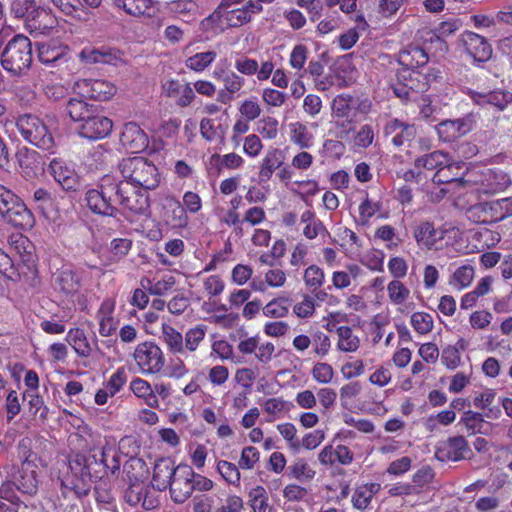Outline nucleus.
<instances>
[{"label":"nucleus","instance_id":"nucleus-1","mask_svg":"<svg viewBox=\"0 0 512 512\" xmlns=\"http://www.w3.org/2000/svg\"><path fill=\"white\" fill-rule=\"evenodd\" d=\"M510 184L509 175L502 170L487 169L479 175L466 172L462 177L450 178V193L454 197L453 205L464 207L465 204H469V200L462 203V196L473 193L493 195L504 191Z\"/></svg>","mask_w":512,"mask_h":512},{"label":"nucleus","instance_id":"nucleus-2","mask_svg":"<svg viewBox=\"0 0 512 512\" xmlns=\"http://www.w3.org/2000/svg\"><path fill=\"white\" fill-rule=\"evenodd\" d=\"M32 61V43L23 34H17L9 40L1 53L3 69L13 76L26 74L31 67Z\"/></svg>","mask_w":512,"mask_h":512},{"label":"nucleus","instance_id":"nucleus-3","mask_svg":"<svg viewBox=\"0 0 512 512\" xmlns=\"http://www.w3.org/2000/svg\"><path fill=\"white\" fill-rule=\"evenodd\" d=\"M119 180L110 175L100 179L97 188L86 192L85 201L87 207L95 214L116 217L119 210L118 204Z\"/></svg>","mask_w":512,"mask_h":512},{"label":"nucleus","instance_id":"nucleus-4","mask_svg":"<svg viewBox=\"0 0 512 512\" xmlns=\"http://www.w3.org/2000/svg\"><path fill=\"white\" fill-rule=\"evenodd\" d=\"M123 181L148 191L159 186L160 175L157 167L144 157L126 158L119 164Z\"/></svg>","mask_w":512,"mask_h":512},{"label":"nucleus","instance_id":"nucleus-5","mask_svg":"<svg viewBox=\"0 0 512 512\" xmlns=\"http://www.w3.org/2000/svg\"><path fill=\"white\" fill-rule=\"evenodd\" d=\"M16 127L21 136L30 144L49 154L56 153L54 137L39 117L32 114L22 115L17 119Z\"/></svg>","mask_w":512,"mask_h":512},{"label":"nucleus","instance_id":"nucleus-6","mask_svg":"<svg viewBox=\"0 0 512 512\" xmlns=\"http://www.w3.org/2000/svg\"><path fill=\"white\" fill-rule=\"evenodd\" d=\"M0 215L16 227L31 226L33 222L32 213L26 205L3 185H0Z\"/></svg>","mask_w":512,"mask_h":512},{"label":"nucleus","instance_id":"nucleus-7","mask_svg":"<svg viewBox=\"0 0 512 512\" xmlns=\"http://www.w3.org/2000/svg\"><path fill=\"white\" fill-rule=\"evenodd\" d=\"M118 205L133 215H148L150 209L147 191L134 187L125 181H119Z\"/></svg>","mask_w":512,"mask_h":512},{"label":"nucleus","instance_id":"nucleus-8","mask_svg":"<svg viewBox=\"0 0 512 512\" xmlns=\"http://www.w3.org/2000/svg\"><path fill=\"white\" fill-rule=\"evenodd\" d=\"M133 357L139 371L145 375L157 374L165 365L164 354L154 342L146 341L138 344Z\"/></svg>","mask_w":512,"mask_h":512},{"label":"nucleus","instance_id":"nucleus-9","mask_svg":"<svg viewBox=\"0 0 512 512\" xmlns=\"http://www.w3.org/2000/svg\"><path fill=\"white\" fill-rule=\"evenodd\" d=\"M72 476H67L61 481L62 487L67 492H73L77 497L87 495L89 492V481L91 474L89 465H87L86 456L76 455L74 459L69 462Z\"/></svg>","mask_w":512,"mask_h":512},{"label":"nucleus","instance_id":"nucleus-10","mask_svg":"<svg viewBox=\"0 0 512 512\" xmlns=\"http://www.w3.org/2000/svg\"><path fill=\"white\" fill-rule=\"evenodd\" d=\"M457 46L474 62H486L492 56V47L488 40L472 31H464L457 40Z\"/></svg>","mask_w":512,"mask_h":512},{"label":"nucleus","instance_id":"nucleus-11","mask_svg":"<svg viewBox=\"0 0 512 512\" xmlns=\"http://www.w3.org/2000/svg\"><path fill=\"white\" fill-rule=\"evenodd\" d=\"M193 477L194 471L190 466L185 464L177 466L175 475L168 486L174 503L182 504L191 497L194 487L192 485Z\"/></svg>","mask_w":512,"mask_h":512},{"label":"nucleus","instance_id":"nucleus-12","mask_svg":"<svg viewBox=\"0 0 512 512\" xmlns=\"http://www.w3.org/2000/svg\"><path fill=\"white\" fill-rule=\"evenodd\" d=\"M51 285L56 292L66 297L73 296L82 287V276L70 265H62L52 273Z\"/></svg>","mask_w":512,"mask_h":512},{"label":"nucleus","instance_id":"nucleus-13","mask_svg":"<svg viewBox=\"0 0 512 512\" xmlns=\"http://www.w3.org/2000/svg\"><path fill=\"white\" fill-rule=\"evenodd\" d=\"M74 88L82 97L96 101H107L117 91L112 82L104 79H79L75 82Z\"/></svg>","mask_w":512,"mask_h":512},{"label":"nucleus","instance_id":"nucleus-14","mask_svg":"<svg viewBox=\"0 0 512 512\" xmlns=\"http://www.w3.org/2000/svg\"><path fill=\"white\" fill-rule=\"evenodd\" d=\"M48 172L65 191H76L80 187L79 176L74 166L62 158H53L49 163Z\"/></svg>","mask_w":512,"mask_h":512},{"label":"nucleus","instance_id":"nucleus-15","mask_svg":"<svg viewBox=\"0 0 512 512\" xmlns=\"http://www.w3.org/2000/svg\"><path fill=\"white\" fill-rule=\"evenodd\" d=\"M38 59L48 67H59L70 60L69 48L55 41L41 43L38 46Z\"/></svg>","mask_w":512,"mask_h":512},{"label":"nucleus","instance_id":"nucleus-16","mask_svg":"<svg viewBox=\"0 0 512 512\" xmlns=\"http://www.w3.org/2000/svg\"><path fill=\"white\" fill-rule=\"evenodd\" d=\"M112 121L100 114V109L78 127V133L81 137L89 140H98L105 138L112 131Z\"/></svg>","mask_w":512,"mask_h":512},{"label":"nucleus","instance_id":"nucleus-17","mask_svg":"<svg viewBox=\"0 0 512 512\" xmlns=\"http://www.w3.org/2000/svg\"><path fill=\"white\" fill-rule=\"evenodd\" d=\"M57 23V18L50 9L37 6L24 25L30 34L47 35L57 26Z\"/></svg>","mask_w":512,"mask_h":512},{"label":"nucleus","instance_id":"nucleus-18","mask_svg":"<svg viewBox=\"0 0 512 512\" xmlns=\"http://www.w3.org/2000/svg\"><path fill=\"white\" fill-rule=\"evenodd\" d=\"M120 142L122 146L131 153L142 152L149 145L148 136L143 129L134 122H129L124 125Z\"/></svg>","mask_w":512,"mask_h":512},{"label":"nucleus","instance_id":"nucleus-19","mask_svg":"<svg viewBox=\"0 0 512 512\" xmlns=\"http://www.w3.org/2000/svg\"><path fill=\"white\" fill-rule=\"evenodd\" d=\"M81 62L92 65V64H108L117 65L122 61L121 53L113 48L100 47H85L79 55Z\"/></svg>","mask_w":512,"mask_h":512},{"label":"nucleus","instance_id":"nucleus-20","mask_svg":"<svg viewBox=\"0 0 512 512\" xmlns=\"http://www.w3.org/2000/svg\"><path fill=\"white\" fill-rule=\"evenodd\" d=\"M368 100L359 101L349 94L337 95L332 102V115L336 118L348 119L353 110L367 113L370 109Z\"/></svg>","mask_w":512,"mask_h":512},{"label":"nucleus","instance_id":"nucleus-21","mask_svg":"<svg viewBox=\"0 0 512 512\" xmlns=\"http://www.w3.org/2000/svg\"><path fill=\"white\" fill-rule=\"evenodd\" d=\"M484 217L483 223H497L512 216V197L485 202L478 207Z\"/></svg>","mask_w":512,"mask_h":512},{"label":"nucleus","instance_id":"nucleus-22","mask_svg":"<svg viewBox=\"0 0 512 512\" xmlns=\"http://www.w3.org/2000/svg\"><path fill=\"white\" fill-rule=\"evenodd\" d=\"M285 155L280 148H269L261 160L258 172L260 183L268 182L275 171L284 164Z\"/></svg>","mask_w":512,"mask_h":512},{"label":"nucleus","instance_id":"nucleus-23","mask_svg":"<svg viewBox=\"0 0 512 512\" xmlns=\"http://www.w3.org/2000/svg\"><path fill=\"white\" fill-rule=\"evenodd\" d=\"M263 10L262 5L249 0L242 8L228 10L223 14V19L230 27H239L251 21L253 14Z\"/></svg>","mask_w":512,"mask_h":512},{"label":"nucleus","instance_id":"nucleus-24","mask_svg":"<svg viewBox=\"0 0 512 512\" xmlns=\"http://www.w3.org/2000/svg\"><path fill=\"white\" fill-rule=\"evenodd\" d=\"M177 466L170 458H161L154 465L152 486L158 491H164L168 488L172 477H174Z\"/></svg>","mask_w":512,"mask_h":512},{"label":"nucleus","instance_id":"nucleus-25","mask_svg":"<svg viewBox=\"0 0 512 512\" xmlns=\"http://www.w3.org/2000/svg\"><path fill=\"white\" fill-rule=\"evenodd\" d=\"M166 7L169 13L186 23H192L201 16L200 8L194 0H172Z\"/></svg>","mask_w":512,"mask_h":512},{"label":"nucleus","instance_id":"nucleus-26","mask_svg":"<svg viewBox=\"0 0 512 512\" xmlns=\"http://www.w3.org/2000/svg\"><path fill=\"white\" fill-rule=\"evenodd\" d=\"M397 61L402 68L418 70L428 62L426 51L418 46H408L398 54Z\"/></svg>","mask_w":512,"mask_h":512},{"label":"nucleus","instance_id":"nucleus-27","mask_svg":"<svg viewBox=\"0 0 512 512\" xmlns=\"http://www.w3.org/2000/svg\"><path fill=\"white\" fill-rule=\"evenodd\" d=\"M397 79L416 93L426 91L430 85V77L428 75L408 68H401L397 73Z\"/></svg>","mask_w":512,"mask_h":512},{"label":"nucleus","instance_id":"nucleus-28","mask_svg":"<svg viewBox=\"0 0 512 512\" xmlns=\"http://www.w3.org/2000/svg\"><path fill=\"white\" fill-rule=\"evenodd\" d=\"M66 110L74 122L82 124L99 110V106L89 104L81 98H71L67 102Z\"/></svg>","mask_w":512,"mask_h":512},{"label":"nucleus","instance_id":"nucleus-29","mask_svg":"<svg viewBox=\"0 0 512 512\" xmlns=\"http://www.w3.org/2000/svg\"><path fill=\"white\" fill-rule=\"evenodd\" d=\"M165 221L172 228H183L188 224L185 207L176 199H168L164 206Z\"/></svg>","mask_w":512,"mask_h":512},{"label":"nucleus","instance_id":"nucleus-30","mask_svg":"<svg viewBox=\"0 0 512 512\" xmlns=\"http://www.w3.org/2000/svg\"><path fill=\"white\" fill-rule=\"evenodd\" d=\"M473 99L479 105L490 104L503 111L512 102V93L507 90L497 89L487 94L476 93Z\"/></svg>","mask_w":512,"mask_h":512},{"label":"nucleus","instance_id":"nucleus-31","mask_svg":"<svg viewBox=\"0 0 512 512\" xmlns=\"http://www.w3.org/2000/svg\"><path fill=\"white\" fill-rule=\"evenodd\" d=\"M380 489V484L374 482L358 486L355 489L351 499L353 507L357 510L366 509L370 505L374 495H376Z\"/></svg>","mask_w":512,"mask_h":512},{"label":"nucleus","instance_id":"nucleus-32","mask_svg":"<svg viewBox=\"0 0 512 512\" xmlns=\"http://www.w3.org/2000/svg\"><path fill=\"white\" fill-rule=\"evenodd\" d=\"M300 221L305 224L303 235L309 240L315 239L318 235H329V231L326 229L323 222L318 219L311 210L304 211Z\"/></svg>","mask_w":512,"mask_h":512},{"label":"nucleus","instance_id":"nucleus-33","mask_svg":"<svg viewBox=\"0 0 512 512\" xmlns=\"http://www.w3.org/2000/svg\"><path fill=\"white\" fill-rule=\"evenodd\" d=\"M176 284V279L172 275H164L161 279L154 281L143 277L140 285L151 295L163 296L170 291Z\"/></svg>","mask_w":512,"mask_h":512},{"label":"nucleus","instance_id":"nucleus-34","mask_svg":"<svg viewBox=\"0 0 512 512\" xmlns=\"http://www.w3.org/2000/svg\"><path fill=\"white\" fill-rule=\"evenodd\" d=\"M290 141L300 149H309L314 144V136L308 127L301 122L290 123Z\"/></svg>","mask_w":512,"mask_h":512},{"label":"nucleus","instance_id":"nucleus-35","mask_svg":"<svg viewBox=\"0 0 512 512\" xmlns=\"http://www.w3.org/2000/svg\"><path fill=\"white\" fill-rule=\"evenodd\" d=\"M66 341L71 345L79 357H89L92 353V347L82 329H70L66 336Z\"/></svg>","mask_w":512,"mask_h":512},{"label":"nucleus","instance_id":"nucleus-36","mask_svg":"<svg viewBox=\"0 0 512 512\" xmlns=\"http://www.w3.org/2000/svg\"><path fill=\"white\" fill-rule=\"evenodd\" d=\"M430 196L432 201L442 200L448 191V166L438 168L432 177Z\"/></svg>","mask_w":512,"mask_h":512},{"label":"nucleus","instance_id":"nucleus-37","mask_svg":"<svg viewBox=\"0 0 512 512\" xmlns=\"http://www.w3.org/2000/svg\"><path fill=\"white\" fill-rule=\"evenodd\" d=\"M130 389L135 394V396L144 399L145 403L149 407H158V399L154 394V390L152 389L151 385L146 380L135 378L130 383Z\"/></svg>","mask_w":512,"mask_h":512},{"label":"nucleus","instance_id":"nucleus-38","mask_svg":"<svg viewBox=\"0 0 512 512\" xmlns=\"http://www.w3.org/2000/svg\"><path fill=\"white\" fill-rule=\"evenodd\" d=\"M206 332L207 327L204 325H196L189 328L183 337L182 354L185 352H195L203 342Z\"/></svg>","mask_w":512,"mask_h":512},{"label":"nucleus","instance_id":"nucleus-39","mask_svg":"<svg viewBox=\"0 0 512 512\" xmlns=\"http://www.w3.org/2000/svg\"><path fill=\"white\" fill-rule=\"evenodd\" d=\"M248 505L253 512H270L269 496L263 486H256L248 492Z\"/></svg>","mask_w":512,"mask_h":512},{"label":"nucleus","instance_id":"nucleus-40","mask_svg":"<svg viewBox=\"0 0 512 512\" xmlns=\"http://www.w3.org/2000/svg\"><path fill=\"white\" fill-rule=\"evenodd\" d=\"M183 335L169 324H162V339L173 354H182Z\"/></svg>","mask_w":512,"mask_h":512},{"label":"nucleus","instance_id":"nucleus-41","mask_svg":"<svg viewBox=\"0 0 512 512\" xmlns=\"http://www.w3.org/2000/svg\"><path fill=\"white\" fill-rule=\"evenodd\" d=\"M338 335L337 347L343 352H355L360 346L359 338L353 334L348 326H340L336 330Z\"/></svg>","mask_w":512,"mask_h":512},{"label":"nucleus","instance_id":"nucleus-42","mask_svg":"<svg viewBox=\"0 0 512 512\" xmlns=\"http://www.w3.org/2000/svg\"><path fill=\"white\" fill-rule=\"evenodd\" d=\"M376 136V129L372 124H363L354 133L352 146L356 149H366L371 146Z\"/></svg>","mask_w":512,"mask_h":512},{"label":"nucleus","instance_id":"nucleus-43","mask_svg":"<svg viewBox=\"0 0 512 512\" xmlns=\"http://www.w3.org/2000/svg\"><path fill=\"white\" fill-rule=\"evenodd\" d=\"M415 166L417 168L423 167L428 170H437L443 166H448V155L442 151H434L417 158Z\"/></svg>","mask_w":512,"mask_h":512},{"label":"nucleus","instance_id":"nucleus-44","mask_svg":"<svg viewBox=\"0 0 512 512\" xmlns=\"http://www.w3.org/2000/svg\"><path fill=\"white\" fill-rule=\"evenodd\" d=\"M215 51L196 53L185 60V66L195 72H202L209 67L216 59Z\"/></svg>","mask_w":512,"mask_h":512},{"label":"nucleus","instance_id":"nucleus-45","mask_svg":"<svg viewBox=\"0 0 512 512\" xmlns=\"http://www.w3.org/2000/svg\"><path fill=\"white\" fill-rule=\"evenodd\" d=\"M473 452L463 437H450V461L470 459Z\"/></svg>","mask_w":512,"mask_h":512},{"label":"nucleus","instance_id":"nucleus-46","mask_svg":"<svg viewBox=\"0 0 512 512\" xmlns=\"http://www.w3.org/2000/svg\"><path fill=\"white\" fill-rule=\"evenodd\" d=\"M118 8H122L127 14L132 16H141L152 7V0H114Z\"/></svg>","mask_w":512,"mask_h":512},{"label":"nucleus","instance_id":"nucleus-47","mask_svg":"<svg viewBox=\"0 0 512 512\" xmlns=\"http://www.w3.org/2000/svg\"><path fill=\"white\" fill-rule=\"evenodd\" d=\"M262 312L266 317L283 318L289 312V299L285 297L275 298L262 308Z\"/></svg>","mask_w":512,"mask_h":512},{"label":"nucleus","instance_id":"nucleus-48","mask_svg":"<svg viewBox=\"0 0 512 512\" xmlns=\"http://www.w3.org/2000/svg\"><path fill=\"white\" fill-rule=\"evenodd\" d=\"M288 473L291 478H295L299 481H310L316 474L306 460L302 458L296 459L293 464L288 467Z\"/></svg>","mask_w":512,"mask_h":512},{"label":"nucleus","instance_id":"nucleus-49","mask_svg":"<svg viewBox=\"0 0 512 512\" xmlns=\"http://www.w3.org/2000/svg\"><path fill=\"white\" fill-rule=\"evenodd\" d=\"M38 5L35 0H13L10 4V14L18 19H22L24 24Z\"/></svg>","mask_w":512,"mask_h":512},{"label":"nucleus","instance_id":"nucleus-50","mask_svg":"<svg viewBox=\"0 0 512 512\" xmlns=\"http://www.w3.org/2000/svg\"><path fill=\"white\" fill-rule=\"evenodd\" d=\"M305 285L315 292L320 289L324 284L325 274L324 271L317 265H310L306 268L303 276Z\"/></svg>","mask_w":512,"mask_h":512},{"label":"nucleus","instance_id":"nucleus-51","mask_svg":"<svg viewBox=\"0 0 512 512\" xmlns=\"http://www.w3.org/2000/svg\"><path fill=\"white\" fill-rule=\"evenodd\" d=\"M239 469V466L226 460H220L217 463L218 472L229 484L234 486L240 485L241 475Z\"/></svg>","mask_w":512,"mask_h":512},{"label":"nucleus","instance_id":"nucleus-52","mask_svg":"<svg viewBox=\"0 0 512 512\" xmlns=\"http://www.w3.org/2000/svg\"><path fill=\"white\" fill-rule=\"evenodd\" d=\"M97 456H101L104 459L103 474L110 472L112 475L120 469V457L118 452L113 447H104V452H98Z\"/></svg>","mask_w":512,"mask_h":512},{"label":"nucleus","instance_id":"nucleus-53","mask_svg":"<svg viewBox=\"0 0 512 512\" xmlns=\"http://www.w3.org/2000/svg\"><path fill=\"white\" fill-rule=\"evenodd\" d=\"M389 299L395 305L403 304L409 297V289L399 280L391 281L387 286Z\"/></svg>","mask_w":512,"mask_h":512},{"label":"nucleus","instance_id":"nucleus-54","mask_svg":"<svg viewBox=\"0 0 512 512\" xmlns=\"http://www.w3.org/2000/svg\"><path fill=\"white\" fill-rule=\"evenodd\" d=\"M278 120L271 116H266L257 122L256 131L267 140H273L278 135Z\"/></svg>","mask_w":512,"mask_h":512},{"label":"nucleus","instance_id":"nucleus-55","mask_svg":"<svg viewBox=\"0 0 512 512\" xmlns=\"http://www.w3.org/2000/svg\"><path fill=\"white\" fill-rule=\"evenodd\" d=\"M467 432L469 434L482 433L483 427L486 424L483 415L478 412L467 411L461 418Z\"/></svg>","mask_w":512,"mask_h":512},{"label":"nucleus","instance_id":"nucleus-56","mask_svg":"<svg viewBox=\"0 0 512 512\" xmlns=\"http://www.w3.org/2000/svg\"><path fill=\"white\" fill-rule=\"evenodd\" d=\"M311 345L314 353L324 358L331 349L330 337L322 331H316L311 335Z\"/></svg>","mask_w":512,"mask_h":512},{"label":"nucleus","instance_id":"nucleus-57","mask_svg":"<svg viewBox=\"0 0 512 512\" xmlns=\"http://www.w3.org/2000/svg\"><path fill=\"white\" fill-rule=\"evenodd\" d=\"M475 275L474 267L471 264H463L459 266L453 273L454 283L459 289L468 287Z\"/></svg>","mask_w":512,"mask_h":512},{"label":"nucleus","instance_id":"nucleus-58","mask_svg":"<svg viewBox=\"0 0 512 512\" xmlns=\"http://www.w3.org/2000/svg\"><path fill=\"white\" fill-rule=\"evenodd\" d=\"M0 274L12 281L20 279V273L11 257L0 248Z\"/></svg>","mask_w":512,"mask_h":512},{"label":"nucleus","instance_id":"nucleus-59","mask_svg":"<svg viewBox=\"0 0 512 512\" xmlns=\"http://www.w3.org/2000/svg\"><path fill=\"white\" fill-rule=\"evenodd\" d=\"M260 452L254 446H247L242 449L238 466L240 469L252 470L259 462Z\"/></svg>","mask_w":512,"mask_h":512},{"label":"nucleus","instance_id":"nucleus-60","mask_svg":"<svg viewBox=\"0 0 512 512\" xmlns=\"http://www.w3.org/2000/svg\"><path fill=\"white\" fill-rule=\"evenodd\" d=\"M239 112L247 121H253L260 116L262 109L258 99L256 97H250L240 104Z\"/></svg>","mask_w":512,"mask_h":512},{"label":"nucleus","instance_id":"nucleus-61","mask_svg":"<svg viewBox=\"0 0 512 512\" xmlns=\"http://www.w3.org/2000/svg\"><path fill=\"white\" fill-rule=\"evenodd\" d=\"M411 325L419 334H426L433 328V318L424 312H415L411 316Z\"/></svg>","mask_w":512,"mask_h":512},{"label":"nucleus","instance_id":"nucleus-62","mask_svg":"<svg viewBox=\"0 0 512 512\" xmlns=\"http://www.w3.org/2000/svg\"><path fill=\"white\" fill-rule=\"evenodd\" d=\"M417 135V128L414 124L404 122L402 128L397 135L391 138V142L396 147H401L406 143L411 142Z\"/></svg>","mask_w":512,"mask_h":512},{"label":"nucleus","instance_id":"nucleus-63","mask_svg":"<svg viewBox=\"0 0 512 512\" xmlns=\"http://www.w3.org/2000/svg\"><path fill=\"white\" fill-rule=\"evenodd\" d=\"M279 433L282 437L288 442V446L290 449L294 451H299L300 449V440L297 438V429L292 423H283L277 426Z\"/></svg>","mask_w":512,"mask_h":512},{"label":"nucleus","instance_id":"nucleus-64","mask_svg":"<svg viewBox=\"0 0 512 512\" xmlns=\"http://www.w3.org/2000/svg\"><path fill=\"white\" fill-rule=\"evenodd\" d=\"M244 507L243 499L238 495H228L220 500L214 512H241Z\"/></svg>","mask_w":512,"mask_h":512}]
</instances>
